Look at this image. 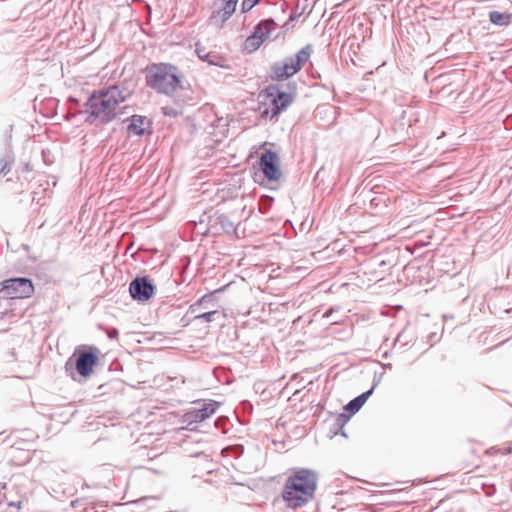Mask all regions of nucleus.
<instances>
[{
	"instance_id": "1",
	"label": "nucleus",
	"mask_w": 512,
	"mask_h": 512,
	"mask_svg": "<svg viewBox=\"0 0 512 512\" xmlns=\"http://www.w3.org/2000/svg\"><path fill=\"white\" fill-rule=\"evenodd\" d=\"M133 88L126 84L112 85L94 91L84 104L85 121L98 126L106 125L122 114L120 104L133 94Z\"/></svg>"
},
{
	"instance_id": "2",
	"label": "nucleus",
	"mask_w": 512,
	"mask_h": 512,
	"mask_svg": "<svg viewBox=\"0 0 512 512\" xmlns=\"http://www.w3.org/2000/svg\"><path fill=\"white\" fill-rule=\"evenodd\" d=\"M318 474L308 468L294 469L288 476L282 497L290 508L305 506L314 498L317 488Z\"/></svg>"
},
{
	"instance_id": "3",
	"label": "nucleus",
	"mask_w": 512,
	"mask_h": 512,
	"mask_svg": "<svg viewBox=\"0 0 512 512\" xmlns=\"http://www.w3.org/2000/svg\"><path fill=\"white\" fill-rule=\"evenodd\" d=\"M181 79L182 76L177 67L171 64L158 63L147 67L146 84L158 93L174 95L178 89L182 88Z\"/></svg>"
},
{
	"instance_id": "4",
	"label": "nucleus",
	"mask_w": 512,
	"mask_h": 512,
	"mask_svg": "<svg viewBox=\"0 0 512 512\" xmlns=\"http://www.w3.org/2000/svg\"><path fill=\"white\" fill-rule=\"evenodd\" d=\"M313 52L312 45L307 44L301 48L294 56H289L274 63L271 66V78L276 80H284L301 70L303 65L309 60Z\"/></svg>"
},
{
	"instance_id": "5",
	"label": "nucleus",
	"mask_w": 512,
	"mask_h": 512,
	"mask_svg": "<svg viewBox=\"0 0 512 512\" xmlns=\"http://www.w3.org/2000/svg\"><path fill=\"white\" fill-rule=\"evenodd\" d=\"M1 286L0 292L11 299L28 298L34 292L32 281L25 277L4 280Z\"/></svg>"
},
{
	"instance_id": "6",
	"label": "nucleus",
	"mask_w": 512,
	"mask_h": 512,
	"mask_svg": "<svg viewBox=\"0 0 512 512\" xmlns=\"http://www.w3.org/2000/svg\"><path fill=\"white\" fill-rule=\"evenodd\" d=\"M276 27L277 24L273 19L261 20L254 28L253 33L246 38L244 50L250 53L256 51Z\"/></svg>"
},
{
	"instance_id": "7",
	"label": "nucleus",
	"mask_w": 512,
	"mask_h": 512,
	"mask_svg": "<svg viewBox=\"0 0 512 512\" xmlns=\"http://www.w3.org/2000/svg\"><path fill=\"white\" fill-rule=\"evenodd\" d=\"M218 407L219 404L216 401L210 400L209 402H205L202 404V407L192 408L185 412L182 416L181 422L187 427L203 422L212 416Z\"/></svg>"
},
{
	"instance_id": "8",
	"label": "nucleus",
	"mask_w": 512,
	"mask_h": 512,
	"mask_svg": "<svg viewBox=\"0 0 512 512\" xmlns=\"http://www.w3.org/2000/svg\"><path fill=\"white\" fill-rule=\"evenodd\" d=\"M238 0H221L214 4V10L209 17V23L222 28L225 22L234 14Z\"/></svg>"
},
{
	"instance_id": "9",
	"label": "nucleus",
	"mask_w": 512,
	"mask_h": 512,
	"mask_svg": "<svg viewBox=\"0 0 512 512\" xmlns=\"http://www.w3.org/2000/svg\"><path fill=\"white\" fill-rule=\"evenodd\" d=\"M267 92L269 96L273 97L271 106L265 111L267 115L270 113L271 119L286 110L293 101L290 93L279 91L275 86H269Z\"/></svg>"
},
{
	"instance_id": "10",
	"label": "nucleus",
	"mask_w": 512,
	"mask_h": 512,
	"mask_svg": "<svg viewBox=\"0 0 512 512\" xmlns=\"http://www.w3.org/2000/svg\"><path fill=\"white\" fill-rule=\"evenodd\" d=\"M129 292L134 300L139 302L148 301L155 292V286L148 277H136L129 285Z\"/></svg>"
},
{
	"instance_id": "11",
	"label": "nucleus",
	"mask_w": 512,
	"mask_h": 512,
	"mask_svg": "<svg viewBox=\"0 0 512 512\" xmlns=\"http://www.w3.org/2000/svg\"><path fill=\"white\" fill-rule=\"evenodd\" d=\"M278 161V154L272 150L265 151L260 157V168L269 181L278 180L281 176Z\"/></svg>"
},
{
	"instance_id": "12",
	"label": "nucleus",
	"mask_w": 512,
	"mask_h": 512,
	"mask_svg": "<svg viewBox=\"0 0 512 512\" xmlns=\"http://www.w3.org/2000/svg\"><path fill=\"white\" fill-rule=\"evenodd\" d=\"M97 363L98 357L96 353L92 351V348H90L89 351H83L78 355L75 367L81 376L87 377L92 373L93 367Z\"/></svg>"
},
{
	"instance_id": "13",
	"label": "nucleus",
	"mask_w": 512,
	"mask_h": 512,
	"mask_svg": "<svg viewBox=\"0 0 512 512\" xmlns=\"http://www.w3.org/2000/svg\"><path fill=\"white\" fill-rule=\"evenodd\" d=\"M127 121H129L127 126L129 136H142L146 133H150L151 122L146 116L133 115L128 118Z\"/></svg>"
},
{
	"instance_id": "14",
	"label": "nucleus",
	"mask_w": 512,
	"mask_h": 512,
	"mask_svg": "<svg viewBox=\"0 0 512 512\" xmlns=\"http://www.w3.org/2000/svg\"><path fill=\"white\" fill-rule=\"evenodd\" d=\"M379 382H380V378H378L377 380L374 381L371 389H369L368 391L360 394L359 396H357L353 400H351L345 406V410L350 412L351 414H355L356 412H358L361 409V407L365 404L367 399L372 395L375 387L379 384Z\"/></svg>"
},
{
	"instance_id": "15",
	"label": "nucleus",
	"mask_w": 512,
	"mask_h": 512,
	"mask_svg": "<svg viewBox=\"0 0 512 512\" xmlns=\"http://www.w3.org/2000/svg\"><path fill=\"white\" fill-rule=\"evenodd\" d=\"M225 318V313L219 310H210L195 313L194 320L200 322H214Z\"/></svg>"
},
{
	"instance_id": "16",
	"label": "nucleus",
	"mask_w": 512,
	"mask_h": 512,
	"mask_svg": "<svg viewBox=\"0 0 512 512\" xmlns=\"http://www.w3.org/2000/svg\"><path fill=\"white\" fill-rule=\"evenodd\" d=\"M414 340V332L410 328L406 327L397 335L394 345L404 347Z\"/></svg>"
},
{
	"instance_id": "17",
	"label": "nucleus",
	"mask_w": 512,
	"mask_h": 512,
	"mask_svg": "<svg viewBox=\"0 0 512 512\" xmlns=\"http://www.w3.org/2000/svg\"><path fill=\"white\" fill-rule=\"evenodd\" d=\"M512 15L509 13H502L499 11H491L489 13V19L490 21L499 26H506L510 24Z\"/></svg>"
},
{
	"instance_id": "18",
	"label": "nucleus",
	"mask_w": 512,
	"mask_h": 512,
	"mask_svg": "<svg viewBox=\"0 0 512 512\" xmlns=\"http://www.w3.org/2000/svg\"><path fill=\"white\" fill-rule=\"evenodd\" d=\"M212 301V298L210 295H204L203 297H201L199 300H197L194 304H192L190 307H189V311L192 313V314H195V313H198L200 312V310L204 309H208V303H210Z\"/></svg>"
},
{
	"instance_id": "19",
	"label": "nucleus",
	"mask_w": 512,
	"mask_h": 512,
	"mask_svg": "<svg viewBox=\"0 0 512 512\" xmlns=\"http://www.w3.org/2000/svg\"><path fill=\"white\" fill-rule=\"evenodd\" d=\"M196 52L201 60L206 61L211 65L221 66L220 57L218 55L213 53H205L204 56H201V49L198 47L196 48Z\"/></svg>"
},
{
	"instance_id": "20",
	"label": "nucleus",
	"mask_w": 512,
	"mask_h": 512,
	"mask_svg": "<svg viewBox=\"0 0 512 512\" xmlns=\"http://www.w3.org/2000/svg\"><path fill=\"white\" fill-rule=\"evenodd\" d=\"M218 221L222 227V229L226 232V233H232V232H235L236 230V227L234 225V223L232 221L229 220V218L225 215H220L218 217Z\"/></svg>"
},
{
	"instance_id": "21",
	"label": "nucleus",
	"mask_w": 512,
	"mask_h": 512,
	"mask_svg": "<svg viewBox=\"0 0 512 512\" xmlns=\"http://www.w3.org/2000/svg\"><path fill=\"white\" fill-rule=\"evenodd\" d=\"M21 441H16L13 443V447H16L19 450H31L32 449V441L28 439L19 438Z\"/></svg>"
},
{
	"instance_id": "22",
	"label": "nucleus",
	"mask_w": 512,
	"mask_h": 512,
	"mask_svg": "<svg viewBox=\"0 0 512 512\" xmlns=\"http://www.w3.org/2000/svg\"><path fill=\"white\" fill-rule=\"evenodd\" d=\"M260 0H243L241 10L243 13L250 11Z\"/></svg>"
},
{
	"instance_id": "23",
	"label": "nucleus",
	"mask_w": 512,
	"mask_h": 512,
	"mask_svg": "<svg viewBox=\"0 0 512 512\" xmlns=\"http://www.w3.org/2000/svg\"><path fill=\"white\" fill-rule=\"evenodd\" d=\"M10 169L9 162L5 158H0V175H6Z\"/></svg>"
},
{
	"instance_id": "24",
	"label": "nucleus",
	"mask_w": 512,
	"mask_h": 512,
	"mask_svg": "<svg viewBox=\"0 0 512 512\" xmlns=\"http://www.w3.org/2000/svg\"><path fill=\"white\" fill-rule=\"evenodd\" d=\"M107 335L110 339H116L118 338V335H119V332L116 328H111L108 332H107Z\"/></svg>"
},
{
	"instance_id": "25",
	"label": "nucleus",
	"mask_w": 512,
	"mask_h": 512,
	"mask_svg": "<svg viewBox=\"0 0 512 512\" xmlns=\"http://www.w3.org/2000/svg\"><path fill=\"white\" fill-rule=\"evenodd\" d=\"M348 419V416H346L345 414H339L337 416V423L344 425L348 421Z\"/></svg>"
},
{
	"instance_id": "26",
	"label": "nucleus",
	"mask_w": 512,
	"mask_h": 512,
	"mask_svg": "<svg viewBox=\"0 0 512 512\" xmlns=\"http://www.w3.org/2000/svg\"><path fill=\"white\" fill-rule=\"evenodd\" d=\"M20 505H21V502H18L17 504L14 502L10 503V506L17 507V508H20Z\"/></svg>"
},
{
	"instance_id": "27",
	"label": "nucleus",
	"mask_w": 512,
	"mask_h": 512,
	"mask_svg": "<svg viewBox=\"0 0 512 512\" xmlns=\"http://www.w3.org/2000/svg\"><path fill=\"white\" fill-rule=\"evenodd\" d=\"M43 158H44V161L47 163V160H46V152L43 151Z\"/></svg>"
},
{
	"instance_id": "28",
	"label": "nucleus",
	"mask_w": 512,
	"mask_h": 512,
	"mask_svg": "<svg viewBox=\"0 0 512 512\" xmlns=\"http://www.w3.org/2000/svg\"><path fill=\"white\" fill-rule=\"evenodd\" d=\"M54 162V156L51 154V160L50 163L52 164Z\"/></svg>"
},
{
	"instance_id": "29",
	"label": "nucleus",
	"mask_w": 512,
	"mask_h": 512,
	"mask_svg": "<svg viewBox=\"0 0 512 512\" xmlns=\"http://www.w3.org/2000/svg\"><path fill=\"white\" fill-rule=\"evenodd\" d=\"M204 55H205V53H204V51L201 49V56H204Z\"/></svg>"
}]
</instances>
